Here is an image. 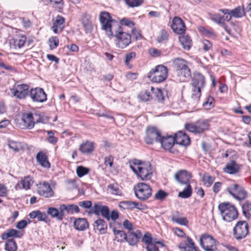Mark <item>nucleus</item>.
Instances as JSON below:
<instances>
[{
    "mask_svg": "<svg viewBox=\"0 0 251 251\" xmlns=\"http://www.w3.org/2000/svg\"><path fill=\"white\" fill-rule=\"evenodd\" d=\"M138 98L142 102L148 101L152 99V96L148 90L142 91L138 95Z\"/></svg>",
    "mask_w": 251,
    "mask_h": 251,
    "instance_id": "nucleus-40",
    "label": "nucleus"
},
{
    "mask_svg": "<svg viewBox=\"0 0 251 251\" xmlns=\"http://www.w3.org/2000/svg\"><path fill=\"white\" fill-rule=\"evenodd\" d=\"M141 236L142 233L139 230H137L134 232L128 231L126 241L129 245L134 246L137 244Z\"/></svg>",
    "mask_w": 251,
    "mask_h": 251,
    "instance_id": "nucleus-23",
    "label": "nucleus"
},
{
    "mask_svg": "<svg viewBox=\"0 0 251 251\" xmlns=\"http://www.w3.org/2000/svg\"><path fill=\"white\" fill-rule=\"evenodd\" d=\"M24 235V232L11 228L6 230L1 235L2 240H8L9 237L21 238Z\"/></svg>",
    "mask_w": 251,
    "mask_h": 251,
    "instance_id": "nucleus-28",
    "label": "nucleus"
},
{
    "mask_svg": "<svg viewBox=\"0 0 251 251\" xmlns=\"http://www.w3.org/2000/svg\"><path fill=\"white\" fill-rule=\"evenodd\" d=\"M201 88L193 87L192 90L191 99L192 102L194 104H197L200 100L201 96Z\"/></svg>",
    "mask_w": 251,
    "mask_h": 251,
    "instance_id": "nucleus-34",
    "label": "nucleus"
},
{
    "mask_svg": "<svg viewBox=\"0 0 251 251\" xmlns=\"http://www.w3.org/2000/svg\"><path fill=\"white\" fill-rule=\"evenodd\" d=\"M26 41L25 37H18L14 40V44L15 48L21 49L25 45Z\"/></svg>",
    "mask_w": 251,
    "mask_h": 251,
    "instance_id": "nucleus-51",
    "label": "nucleus"
},
{
    "mask_svg": "<svg viewBox=\"0 0 251 251\" xmlns=\"http://www.w3.org/2000/svg\"><path fill=\"white\" fill-rule=\"evenodd\" d=\"M218 209L224 220L230 222L238 217V211L236 207L228 203H222L218 206Z\"/></svg>",
    "mask_w": 251,
    "mask_h": 251,
    "instance_id": "nucleus-4",
    "label": "nucleus"
},
{
    "mask_svg": "<svg viewBox=\"0 0 251 251\" xmlns=\"http://www.w3.org/2000/svg\"><path fill=\"white\" fill-rule=\"evenodd\" d=\"M9 148L15 152H18L24 148L23 144L20 142L9 141L8 143Z\"/></svg>",
    "mask_w": 251,
    "mask_h": 251,
    "instance_id": "nucleus-37",
    "label": "nucleus"
},
{
    "mask_svg": "<svg viewBox=\"0 0 251 251\" xmlns=\"http://www.w3.org/2000/svg\"><path fill=\"white\" fill-rule=\"evenodd\" d=\"M192 176L191 174L185 170H179L175 175L176 180L182 184L190 183Z\"/></svg>",
    "mask_w": 251,
    "mask_h": 251,
    "instance_id": "nucleus-16",
    "label": "nucleus"
},
{
    "mask_svg": "<svg viewBox=\"0 0 251 251\" xmlns=\"http://www.w3.org/2000/svg\"><path fill=\"white\" fill-rule=\"evenodd\" d=\"M114 161V157L112 155H109L104 158V165L106 167L112 168Z\"/></svg>",
    "mask_w": 251,
    "mask_h": 251,
    "instance_id": "nucleus-60",
    "label": "nucleus"
},
{
    "mask_svg": "<svg viewBox=\"0 0 251 251\" xmlns=\"http://www.w3.org/2000/svg\"><path fill=\"white\" fill-rule=\"evenodd\" d=\"M209 121L206 119H199L194 123L186 124L185 128L187 131L194 133H201L209 129Z\"/></svg>",
    "mask_w": 251,
    "mask_h": 251,
    "instance_id": "nucleus-5",
    "label": "nucleus"
},
{
    "mask_svg": "<svg viewBox=\"0 0 251 251\" xmlns=\"http://www.w3.org/2000/svg\"><path fill=\"white\" fill-rule=\"evenodd\" d=\"M174 139L175 142L176 144L187 146L190 144V139L189 137L182 131H179L175 134Z\"/></svg>",
    "mask_w": 251,
    "mask_h": 251,
    "instance_id": "nucleus-18",
    "label": "nucleus"
},
{
    "mask_svg": "<svg viewBox=\"0 0 251 251\" xmlns=\"http://www.w3.org/2000/svg\"><path fill=\"white\" fill-rule=\"evenodd\" d=\"M34 116L38 117V118L35 120L33 114L31 112L23 113L20 127L22 129H31L33 128L36 123H40L42 121L39 115L35 114Z\"/></svg>",
    "mask_w": 251,
    "mask_h": 251,
    "instance_id": "nucleus-7",
    "label": "nucleus"
},
{
    "mask_svg": "<svg viewBox=\"0 0 251 251\" xmlns=\"http://www.w3.org/2000/svg\"><path fill=\"white\" fill-rule=\"evenodd\" d=\"M136 57V53L135 52H131L127 53L125 57V64L128 65L129 64L130 61L134 59Z\"/></svg>",
    "mask_w": 251,
    "mask_h": 251,
    "instance_id": "nucleus-63",
    "label": "nucleus"
},
{
    "mask_svg": "<svg viewBox=\"0 0 251 251\" xmlns=\"http://www.w3.org/2000/svg\"><path fill=\"white\" fill-rule=\"evenodd\" d=\"M171 28L173 31L177 34H182L186 30V26L183 20L179 17H175L173 18Z\"/></svg>",
    "mask_w": 251,
    "mask_h": 251,
    "instance_id": "nucleus-14",
    "label": "nucleus"
},
{
    "mask_svg": "<svg viewBox=\"0 0 251 251\" xmlns=\"http://www.w3.org/2000/svg\"><path fill=\"white\" fill-rule=\"evenodd\" d=\"M159 143L164 150H170L175 144L174 136L171 135L166 136H162Z\"/></svg>",
    "mask_w": 251,
    "mask_h": 251,
    "instance_id": "nucleus-22",
    "label": "nucleus"
},
{
    "mask_svg": "<svg viewBox=\"0 0 251 251\" xmlns=\"http://www.w3.org/2000/svg\"><path fill=\"white\" fill-rule=\"evenodd\" d=\"M29 96L33 102H44L47 100V95L41 88L36 87L30 89Z\"/></svg>",
    "mask_w": 251,
    "mask_h": 251,
    "instance_id": "nucleus-13",
    "label": "nucleus"
},
{
    "mask_svg": "<svg viewBox=\"0 0 251 251\" xmlns=\"http://www.w3.org/2000/svg\"><path fill=\"white\" fill-rule=\"evenodd\" d=\"M65 18L60 15L57 16L52 20L53 25L52 29L55 33L61 32L64 28Z\"/></svg>",
    "mask_w": 251,
    "mask_h": 251,
    "instance_id": "nucleus-19",
    "label": "nucleus"
},
{
    "mask_svg": "<svg viewBox=\"0 0 251 251\" xmlns=\"http://www.w3.org/2000/svg\"><path fill=\"white\" fill-rule=\"evenodd\" d=\"M113 231L115 235V240L120 243L126 241L127 234L124 231L116 230L115 228H113Z\"/></svg>",
    "mask_w": 251,
    "mask_h": 251,
    "instance_id": "nucleus-33",
    "label": "nucleus"
},
{
    "mask_svg": "<svg viewBox=\"0 0 251 251\" xmlns=\"http://www.w3.org/2000/svg\"><path fill=\"white\" fill-rule=\"evenodd\" d=\"M94 149V143L87 140L80 145L79 150L83 153L89 154L93 151Z\"/></svg>",
    "mask_w": 251,
    "mask_h": 251,
    "instance_id": "nucleus-29",
    "label": "nucleus"
},
{
    "mask_svg": "<svg viewBox=\"0 0 251 251\" xmlns=\"http://www.w3.org/2000/svg\"><path fill=\"white\" fill-rule=\"evenodd\" d=\"M209 18L215 23L219 25L221 24L222 20L224 19V17L223 16H221L217 13H209L208 14Z\"/></svg>",
    "mask_w": 251,
    "mask_h": 251,
    "instance_id": "nucleus-46",
    "label": "nucleus"
},
{
    "mask_svg": "<svg viewBox=\"0 0 251 251\" xmlns=\"http://www.w3.org/2000/svg\"><path fill=\"white\" fill-rule=\"evenodd\" d=\"M47 133L49 136V138L47 139L48 141L53 145L55 144L58 141V139L54 136V132L51 130H50L47 131Z\"/></svg>",
    "mask_w": 251,
    "mask_h": 251,
    "instance_id": "nucleus-57",
    "label": "nucleus"
},
{
    "mask_svg": "<svg viewBox=\"0 0 251 251\" xmlns=\"http://www.w3.org/2000/svg\"><path fill=\"white\" fill-rule=\"evenodd\" d=\"M214 99L212 97L209 96L205 102L203 103V106L206 109H210L214 107Z\"/></svg>",
    "mask_w": 251,
    "mask_h": 251,
    "instance_id": "nucleus-53",
    "label": "nucleus"
},
{
    "mask_svg": "<svg viewBox=\"0 0 251 251\" xmlns=\"http://www.w3.org/2000/svg\"><path fill=\"white\" fill-rule=\"evenodd\" d=\"M249 233V225L246 221H238L233 228V236L237 240L245 238Z\"/></svg>",
    "mask_w": 251,
    "mask_h": 251,
    "instance_id": "nucleus-9",
    "label": "nucleus"
},
{
    "mask_svg": "<svg viewBox=\"0 0 251 251\" xmlns=\"http://www.w3.org/2000/svg\"><path fill=\"white\" fill-rule=\"evenodd\" d=\"M219 11L222 12L224 14H231L233 17L236 18H241L245 15L246 13V9L243 6H237L232 10L228 9H220Z\"/></svg>",
    "mask_w": 251,
    "mask_h": 251,
    "instance_id": "nucleus-17",
    "label": "nucleus"
},
{
    "mask_svg": "<svg viewBox=\"0 0 251 251\" xmlns=\"http://www.w3.org/2000/svg\"><path fill=\"white\" fill-rule=\"evenodd\" d=\"M130 168L133 172L142 180H148L152 176V169L149 162H143L134 159L130 164Z\"/></svg>",
    "mask_w": 251,
    "mask_h": 251,
    "instance_id": "nucleus-2",
    "label": "nucleus"
},
{
    "mask_svg": "<svg viewBox=\"0 0 251 251\" xmlns=\"http://www.w3.org/2000/svg\"><path fill=\"white\" fill-rule=\"evenodd\" d=\"M186 239L188 244L180 243L178 245V248L182 251H199L198 248L196 246L195 243L190 237L187 236Z\"/></svg>",
    "mask_w": 251,
    "mask_h": 251,
    "instance_id": "nucleus-25",
    "label": "nucleus"
},
{
    "mask_svg": "<svg viewBox=\"0 0 251 251\" xmlns=\"http://www.w3.org/2000/svg\"><path fill=\"white\" fill-rule=\"evenodd\" d=\"M33 181L29 176H26L22 179L20 181V184L22 185V188L25 190L30 188V186L32 185Z\"/></svg>",
    "mask_w": 251,
    "mask_h": 251,
    "instance_id": "nucleus-44",
    "label": "nucleus"
},
{
    "mask_svg": "<svg viewBox=\"0 0 251 251\" xmlns=\"http://www.w3.org/2000/svg\"><path fill=\"white\" fill-rule=\"evenodd\" d=\"M135 196L139 200L145 201L152 194V189L150 185L144 182H139L134 187Z\"/></svg>",
    "mask_w": 251,
    "mask_h": 251,
    "instance_id": "nucleus-6",
    "label": "nucleus"
},
{
    "mask_svg": "<svg viewBox=\"0 0 251 251\" xmlns=\"http://www.w3.org/2000/svg\"><path fill=\"white\" fill-rule=\"evenodd\" d=\"M50 48L53 50L57 47L59 45V39L56 36H52L49 40Z\"/></svg>",
    "mask_w": 251,
    "mask_h": 251,
    "instance_id": "nucleus-50",
    "label": "nucleus"
},
{
    "mask_svg": "<svg viewBox=\"0 0 251 251\" xmlns=\"http://www.w3.org/2000/svg\"><path fill=\"white\" fill-rule=\"evenodd\" d=\"M247 192L242 187H241L235 194V197H234V198L236 200L241 201L245 200L247 198Z\"/></svg>",
    "mask_w": 251,
    "mask_h": 251,
    "instance_id": "nucleus-48",
    "label": "nucleus"
},
{
    "mask_svg": "<svg viewBox=\"0 0 251 251\" xmlns=\"http://www.w3.org/2000/svg\"><path fill=\"white\" fill-rule=\"evenodd\" d=\"M154 93L158 102H162L165 99L164 93H166V91L165 90H161L159 89H156V91Z\"/></svg>",
    "mask_w": 251,
    "mask_h": 251,
    "instance_id": "nucleus-52",
    "label": "nucleus"
},
{
    "mask_svg": "<svg viewBox=\"0 0 251 251\" xmlns=\"http://www.w3.org/2000/svg\"><path fill=\"white\" fill-rule=\"evenodd\" d=\"M47 213L52 218H55L58 221L62 220L65 215L61 205H60L58 209L52 207H49L47 210Z\"/></svg>",
    "mask_w": 251,
    "mask_h": 251,
    "instance_id": "nucleus-20",
    "label": "nucleus"
},
{
    "mask_svg": "<svg viewBox=\"0 0 251 251\" xmlns=\"http://www.w3.org/2000/svg\"><path fill=\"white\" fill-rule=\"evenodd\" d=\"M100 21L101 29L103 30L108 38H115L116 47L123 49L127 47L131 42V37L128 30L121 27L120 24L113 20L110 14L106 11L100 12Z\"/></svg>",
    "mask_w": 251,
    "mask_h": 251,
    "instance_id": "nucleus-1",
    "label": "nucleus"
},
{
    "mask_svg": "<svg viewBox=\"0 0 251 251\" xmlns=\"http://www.w3.org/2000/svg\"><path fill=\"white\" fill-rule=\"evenodd\" d=\"M179 40L183 49L189 50L192 46V43L190 37L188 35L183 34L179 37Z\"/></svg>",
    "mask_w": 251,
    "mask_h": 251,
    "instance_id": "nucleus-31",
    "label": "nucleus"
},
{
    "mask_svg": "<svg viewBox=\"0 0 251 251\" xmlns=\"http://www.w3.org/2000/svg\"><path fill=\"white\" fill-rule=\"evenodd\" d=\"M191 85L192 87H196L201 89L203 88L205 86L204 76L199 73L194 74L192 80Z\"/></svg>",
    "mask_w": 251,
    "mask_h": 251,
    "instance_id": "nucleus-24",
    "label": "nucleus"
},
{
    "mask_svg": "<svg viewBox=\"0 0 251 251\" xmlns=\"http://www.w3.org/2000/svg\"><path fill=\"white\" fill-rule=\"evenodd\" d=\"M168 194L162 190H159L155 195V199L157 200L162 201L167 196Z\"/></svg>",
    "mask_w": 251,
    "mask_h": 251,
    "instance_id": "nucleus-58",
    "label": "nucleus"
},
{
    "mask_svg": "<svg viewBox=\"0 0 251 251\" xmlns=\"http://www.w3.org/2000/svg\"><path fill=\"white\" fill-rule=\"evenodd\" d=\"M74 226L77 230H84L88 227L89 224L85 218H77L74 222Z\"/></svg>",
    "mask_w": 251,
    "mask_h": 251,
    "instance_id": "nucleus-30",
    "label": "nucleus"
},
{
    "mask_svg": "<svg viewBox=\"0 0 251 251\" xmlns=\"http://www.w3.org/2000/svg\"><path fill=\"white\" fill-rule=\"evenodd\" d=\"M93 228L95 231L100 234H105L107 232V225L105 221L102 219H98L93 224Z\"/></svg>",
    "mask_w": 251,
    "mask_h": 251,
    "instance_id": "nucleus-21",
    "label": "nucleus"
},
{
    "mask_svg": "<svg viewBox=\"0 0 251 251\" xmlns=\"http://www.w3.org/2000/svg\"><path fill=\"white\" fill-rule=\"evenodd\" d=\"M117 22L120 24L121 27H123L125 30H128L127 28H129L131 29L134 25L133 22L126 18L122 19L120 22L118 21Z\"/></svg>",
    "mask_w": 251,
    "mask_h": 251,
    "instance_id": "nucleus-39",
    "label": "nucleus"
},
{
    "mask_svg": "<svg viewBox=\"0 0 251 251\" xmlns=\"http://www.w3.org/2000/svg\"><path fill=\"white\" fill-rule=\"evenodd\" d=\"M37 193L40 196L45 198H50L54 195V192L50 186L45 181L38 185Z\"/></svg>",
    "mask_w": 251,
    "mask_h": 251,
    "instance_id": "nucleus-15",
    "label": "nucleus"
},
{
    "mask_svg": "<svg viewBox=\"0 0 251 251\" xmlns=\"http://www.w3.org/2000/svg\"><path fill=\"white\" fill-rule=\"evenodd\" d=\"M100 214L107 220H110V211L108 206L103 205L101 209Z\"/></svg>",
    "mask_w": 251,
    "mask_h": 251,
    "instance_id": "nucleus-56",
    "label": "nucleus"
},
{
    "mask_svg": "<svg viewBox=\"0 0 251 251\" xmlns=\"http://www.w3.org/2000/svg\"><path fill=\"white\" fill-rule=\"evenodd\" d=\"M240 170V166L234 160H230L227 162L224 168V172L232 175L237 173Z\"/></svg>",
    "mask_w": 251,
    "mask_h": 251,
    "instance_id": "nucleus-26",
    "label": "nucleus"
},
{
    "mask_svg": "<svg viewBox=\"0 0 251 251\" xmlns=\"http://www.w3.org/2000/svg\"><path fill=\"white\" fill-rule=\"evenodd\" d=\"M63 212L66 211L67 213L73 214L74 212L79 213L80 209L78 206L75 204H61Z\"/></svg>",
    "mask_w": 251,
    "mask_h": 251,
    "instance_id": "nucleus-35",
    "label": "nucleus"
},
{
    "mask_svg": "<svg viewBox=\"0 0 251 251\" xmlns=\"http://www.w3.org/2000/svg\"><path fill=\"white\" fill-rule=\"evenodd\" d=\"M150 54L153 57H159L161 54V51L155 48H151L149 50Z\"/></svg>",
    "mask_w": 251,
    "mask_h": 251,
    "instance_id": "nucleus-64",
    "label": "nucleus"
},
{
    "mask_svg": "<svg viewBox=\"0 0 251 251\" xmlns=\"http://www.w3.org/2000/svg\"><path fill=\"white\" fill-rule=\"evenodd\" d=\"M173 222L182 226H187L188 224V221L185 217H179L178 219L174 218Z\"/></svg>",
    "mask_w": 251,
    "mask_h": 251,
    "instance_id": "nucleus-61",
    "label": "nucleus"
},
{
    "mask_svg": "<svg viewBox=\"0 0 251 251\" xmlns=\"http://www.w3.org/2000/svg\"><path fill=\"white\" fill-rule=\"evenodd\" d=\"M215 180V177L209 176L207 174H204L202 176V181L204 185L207 187H210L213 183Z\"/></svg>",
    "mask_w": 251,
    "mask_h": 251,
    "instance_id": "nucleus-45",
    "label": "nucleus"
},
{
    "mask_svg": "<svg viewBox=\"0 0 251 251\" xmlns=\"http://www.w3.org/2000/svg\"><path fill=\"white\" fill-rule=\"evenodd\" d=\"M82 25L86 33L91 32L93 29L91 21L88 17H85L82 19Z\"/></svg>",
    "mask_w": 251,
    "mask_h": 251,
    "instance_id": "nucleus-43",
    "label": "nucleus"
},
{
    "mask_svg": "<svg viewBox=\"0 0 251 251\" xmlns=\"http://www.w3.org/2000/svg\"><path fill=\"white\" fill-rule=\"evenodd\" d=\"M29 86L27 84H22L14 86L11 90V92L16 98L19 100H23L26 98L29 95Z\"/></svg>",
    "mask_w": 251,
    "mask_h": 251,
    "instance_id": "nucleus-12",
    "label": "nucleus"
},
{
    "mask_svg": "<svg viewBox=\"0 0 251 251\" xmlns=\"http://www.w3.org/2000/svg\"><path fill=\"white\" fill-rule=\"evenodd\" d=\"M169 33L165 29H161L157 37V41L159 43H164L168 40Z\"/></svg>",
    "mask_w": 251,
    "mask_h": 251,
    "instance_id": "nucleus-42",
    "label": "nucleus"
},
{
    "mask_svg": "<svg viewBox=\"0 0 251 251\" xmlns=\"http://www.w3.org/2000/svg\"><path fill=\"white\" fill-rule=\"evenodd\" d=\"M36 158L37 162L42 167L49 168L50 164L49 161L48 156L43 151H40L37 153Z\"/></svg>",
    "mask_w": 251,
    "mask_h": 251,
    "instance_id": "nucleus-27",
    "label": "nucleus"
},
{
    "mask_svg": "<svg viewBox=\"0 0 251 251\" xmlns=\"http://www.w3.org/2000/svg\"><path fill=\"white\" fill-rule=\"evenodd\" d=\"M142 241L147 244V246L150 245V244H152V238L151 234L148 232L146 233L143 237Z\"/></svg>",
    "mask_w": 251,
    "mask_h": 251,
    "instance_id": "nucleus-62",
    "label": "nucleus"
},
{
    "mask_svg": "<svg viewBox=\"0 0 251 251\" xmlns=\"http://www.w3.org/2000/svg\"><path fill=\"white\" fill-rule=\"evenodd\" d=\"M134 201H123L119 204L120 207H123L125 209H132L134 208Z\"/></svg>",
    "mask_w": 251,
    "mask_h": 251,
    "instance_id": "nucleus-55",
    "label": "nucleus"
},
{
    "mask_svg": "<svg viewBox=\"0 0 251 251\" xmlns=\"http://www.w3.org/2000/svg\"><path fill=\"white\" fill-rule=\"evenodd\" d=\"M162 137L161 132L154 127H148L146 131L145 141L147 144L159 143Z\"/></svg>",
    "mask_w": 251,
    "mask_h": 251,
    "instance_id": "nucleus-11",
    "label": "nucleus"
},
{
    "mask_svg": "<svg viewBox=\"0 0 251 251\" xmlns=\"http://www.w3.org/2000/svg\"><path fill=\"white\" fill-rule=\"evenodd\" d=\"M186 187L181 192H179L178 196L183 199H187L190 197L192 194V188L190 183L186 184Z\"/></svg>",
    "mask_w": 251,
    "mask_h": 251,
    "instance_id": "nucleus-36",
    "label": "nucleus"
},
{
    "mask_svg": "<svg viewBox=\"0 0 251 251\" xmlns=\"http://www.w3.org/2000/svg\"><path fill=\"white\" fill-rule=\"evenodd\" d=\"M168 70L163 65H158L151 69L148 74V77L153 82L161 83L168 76Z\"/></svg>",
    "mask_w": 251,
    "mask_h": 251,
    "instance_id": "nucleus-3",
    "label": "nucleus"
},
{
    "mask_svg": "<svg viewBox=\"0 0 251 251\" xmlns=\"http://www.w3.org/2000/svg\"><path fill=\"white\" fill-rule=\"evenodd\" d=\"M243 214L248 220H251V202L245 201L242 204Z\"/></svg>",
    "mask_w": 251,
    "mask_h": 251,
    "instance_id": "nucleus-32",
    "label": "nucleus"
},
{
    "mask_svg": "<svg viewBox=\"0 0 251 251\" xmlns=\"http://www.w3.org/2000/svg\"><path fill=\"white\" fill-rule=\"evenodd\" d=\"M17 246L15 241L13 239L7 240L5 244V250L7 251H16Z\"/></svg>",
    "mask_w": 251,
    "mask_h": 251,
    "instance_id": "nucleus-41",
    "label": "nucleus"
},
{
    "mask_svg": "<svg viewBox=\"0 0 251 251\" xmlns=\"http://www.w3.org/2000/svg\"><path fill=\"white\" fill-rule=\"evenodd\" d=\"M241 187L238 184H234L227 187L226 190L229 194L234 197H235L236 193H237Z\"/></svg>",
    "mask_w": 251,
    "mask_h": 251,
    "instance_id": "nucleus-49",
    "label": "nucleus"
},
{
    "mask_svg": "<svg viewBox=\"0 0 251 251\" xmlns=\"http://www.w3.org/2000/svg\"><path fill=\"white\" fill-rule=\"evenodd\" d=\"M132 36L134 37L136 40H141L143 38V36L141 33L140 30L132 28L130 29Z\"/></svg>",
    "mask_w": 251,
    "mask_h": 251,
    "instance_id": "nucleus-59",
    "label": "nucleus"
},
{
    "mask_svg": "<svg viewBox=\"0 0 251 251\" xmlns=\"http://www.w3.org/2000/svg\"><path fill=\"white\" fill-rule=\"evenodd\" d=\"M89 169L83 166H78L76 169V174L79 177H81L89 173Z\"/></svg>",
    "mask_w": 251,
    "mask_h": 251,
    "instance_id": "nucleus-54",
    "label": "nucleus"
},
{
    "mask_svg": "<svg viewBox=\"0 0 251 251\" xmlns=\"http://www.w3.org/2000/svg\"><path fill=\"white\" fill-rule=\"evenodd\" d=\"M107 188L110 194L118 196L122 195V192L119 188V186L117 183L109 184L108 185Z\"/></svg>",
    "mask_w": 251,
    "mask_h": 251,
    "instance_id": "nucleus-38",
    "label": "nucleus"
},
{
    "mask_svg": "<svg viewBox=\"0 0 251 251\" xmlns=\"http://www.w3.org/2000/svg\"><path fill=\"white\" fill-rule=\"evenodd\" d=\"M176 67L177 75L184 78H189L191 75L190 69L189 68L187 62L183 59L177 58L173 61Z\"/></svg>",
    "mask_w": 251,
    "mask_h": 251,
    "instance_id": "nucleus-10",
    "label": "nucleus"
},
{
    "mask_svg": "<svg viewBox=\"0 0 251 251\" xmlns=\"http://www.w3.org/2000/svg\"><path fill=\"white\" fill-rule=\"evenodd\" d=\"M200 245L205 251L217 250L218 242L214 238L208 234H202L200 239Z\"/></svg>",
    "mask_w": 251,
    "mask_h": 251,
    "instance_id": "nucleus-8",
    "label": "nucleus"
},
{
    "mask_svg": "<svg viewBox=\"0 0 251 251\" xmlns=\"http://www.w3.org/2000/svg\"><path fill=\"white\" fill-rule=\"evenodd\" d=\"M125 2L129 7L133 8L141 5L143 0H125Z\"/></svg>",
    "mask_w": 251,
    "mask_h": 251,
    "instance_id": "nucleus-47",
    "label": "nucleus"
}]
</instances>
